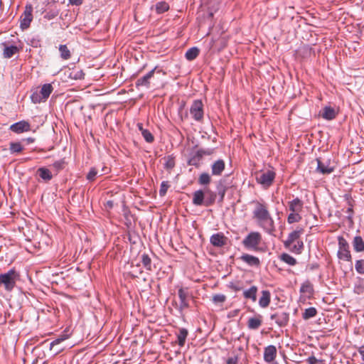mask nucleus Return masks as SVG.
Masks as SVG:
<instances>
[{
    "instance_id": "nucleus-58",
    "label": "nucleus",
    "mask_w": 364,
    "mask_h": 364,
    "mask_svg": "<svg viewBox=\"0 0 364 364\" xmlns=\"http://www.w3.org/2000/svg\"><path fill=\"white\" fill-rule=\"evenodd\" d=\"M52 92H53V86L50 84L47 83V86H46L47 98L49 97V95H50V93Z\"/></svg>"
},
{
    "instance_id": "nucleus-16",
    "label": "nucleus",
    "mask_w": 364,
    "mask_h": 364,
    "mask_svg": "<svg viewBox=\"0 0 364 364\" xmlns=\"http://www.w3.org/2000/svg\"><path fill=\"white\" fill-rule=\"evenodd\" d=\"M31 129L30 124L26 121H21L16 122L10 127V130L16 134H21L29 131Z\"/></svg>"
},
{
    "instance_id": "nucleus-60",
    "label": "nucleus",
    "mask_w": 364,
    "mask_h": 364,
    "mask_svg": "<svg viewBox=\"0 0 364 364\" xmlns=\"http://www.w3.org/2000/svg\"><path fill=\"white\" fill-rule=\"evenodd\" d=\"M358 352L361 355L362 360L364 362V346L359 347Z\"/></svg>"
},
{
    "instance_id": "nucleus-4",
    "label": "nucleus",
    "mask_w": 364,
    "mask_h": 364,
    "mask_svg": "<svg viewBox=\"0 0 364 364\" xmlns=\"http://www.w3.org/2000/svg\"><path fill=\"white\" fill-rule=\"evenodd\" d=\"M338 241L339 247L338 251V258L346 261H351L352 257L349 250V245L346 240L343 237L339 236L338 237Z\"/></svg>"
},
{
    "instance_id": "nucleus-38",
    "label": "nucleus",
    "mask_w": 364,
    "mask_h": 364,
    "mask_svg": "<svg viewBox=\"0 0 364 364\" xmlns=\"http://www.w3.org/2000/svg\"><path fill=\"white\" fill-rule=\"evenodd\" d=\"M63 340H65V338H57L50 343V350L53 351V355L58 354L62 350V348H57L56 349H54V348L55 346L60 344Z\"/></svg>"
},
{
    "instance_id": "nucleus-56",
    "label": "nucleus",
    "mask_w": 364,
    "mask_h": 364,
    "mask_svg": "<svg viewBox=\"0 0 364 364\" xmlns=\"http://www.w3.org/2000/svg\"><path fill=\"white\" fill-rule=\"evenodd\" d=\"M238 358L237 356L230 357L227 360V364H237Z\"/></svg>"
},
{
    "instance_id": "nucleus-5",
    "label": "nucleus",
    "mask_w": 364,
    "mask_h": 364,
    "mask_svg": "<svg viewBox=\"0 0 364 364\" xmlns=\"http://www.w3.org/2000/svg\"><path fill=\"white\" fill-rule=\"evenodd\" d=\"M178 296L180 300L179 304H176V309L178 311L182 314L183 310L189 307V299L191 297V294L189 293L187 288L183 287L178 290Z\"/></svg>"
},
{
    "instance_id": "nucleus-19",
    "label": "nucleus",
    "mask_w": 364,
    "mask_h": 364,
    "mask_svg": "<svg viewBox=\"0 0 364 364\" xmlns=\"http://www.w3.org/2000/svg\"><path fill=\"white\" fill-rule=\"evenodd\" d=\"M240 259L247 263L250 267H259L260 265L259 259L255 256L249 255V254H243L240 257Z\"/></svg>"
},
{
    "instance_id": "nucleus-40",
    "label": "nucleus",
    "mask_w": 364,
    "mask_h": 364,
    "mask_svg": "<svg viewBox=\"0 0 364 364\" xmlns=\"http://www.w3.org/2000/svg\"><path fill=\"white\" fill-rule=\"evenodd\" d=\"M314 291L313 285L311 284L310 282L306 281L304 282L300 288V292L301 293H307L309 294H312Z\"/></svg>"
},
{
    "instance_id": "nucleus-2",
    "label": "nucleus",
    "mask_w": 364,
    "mask_h": 364,
    "mask_svg": "<svg viewBox=\"0 0 364 364\" xmlns=\"http://www.w3.org/2000/svg\"><path fill=\"white\" fill-rule=\"evenodd\" d=\"M276 173L273 170L259 171L255 173V180L264 189L269 188L273 183Z\"/></svg>"
},
{
    "instance_id": "nucleus-43",
    "label": "nucleus",
    "mask_w": 364,
    "mask_h": 364,
    "mask_svg": "<svg viewBox=\"0 0 364 364\" xmlns=\"http://www.w3.org/2000/svg\"><path fill=\"white\" fill-rule=\"evenodd\" d=\"M47 318L50 321L52 326L58 323V318L54 309L47 310Z\"/></svg>"
},
{
    "instance_id": "nucleus-57",
    "label": "nucleus",
    "mask_w": 364,
    "mask_h": 364,
    "mask_svg": "<svg viewBox=\"0 0 364 364\" xmlns=\"http://www.w3.org/2000/svg\"><path fill=\"white\" fill-rule=\"evenodd\" d=\"M38 173L42 179L46 180V168H39Z\"/></svg>"
},
{
    "instance_id": "nucleus-64",
    "label": "nucleus",
    "mask_w": 364,
    "mask_h": 364,
    "mask_svg": "<svg viewBox=\"0 0 364 364\" xmlns=\"http://www.w3.org/2000/svg\"><path fill=\"white\" fill-rule=\"evenodd\" d=\"M184 106H185V105H184V104H183V105H182L180 107V108H179V112H180L181 110H182V109L184 108Z\"/></svg>"
},
{
    "instance_id": "nucleus-41",
    "label": "nucleus",
    "mask_w": 364,
    "mask_h": 364,
    "mask_svg": "<svg viewBox=\"0 0 364 364\" xmlns=\"http://www.w3.org/2000/svg\"><path fill=\"white\" fill-rule=\"evenodd\" d=\"M299 212H291L287 217V222L289 224L299 222L301 220V216Z\"/></svg>"
},
{
    "instance_id": "nucleus-39",
    "label": "nucleus",
    "mask_w": 364,
    "mask_h": 364,
    "mask_svg": "<svg viewBox=\"0 0 364 364\" xmlns=\"http://www.w3.org/2000/svg\"><path fill=\"white\" fill-rule=\"evenodd\" d=\"M18 50V48L15 46L5 47L4 50V55L5 58H10L16 54Z\"/></svg>"
},
{
    "instance_id": "nucleus-25",
    "label": "nucleus",
    "mask_w": 364,
    "mask_h": 364,
    "mask_svg": "<svg viewBox=\"0 0 364 364\" xmlns=\"http://www.w3.org/2000/svg\"><path fill=\"white\" fill-rule=\"evenodd\" d=\"M271 301V294L268 290L262 291V296L259 299V305L262 308H267Z\"/></svg>"
},
{
    "instance_id": "nucleus-18",
    "label": "nucleus",
    "mask_w": 364,
    "mask_h": 364,
    "mask_svg": "<svg viewBox=\"0 0 364 364\" xmlns=\"http://www.w3.org/2000/svg\"><path fill=\"white\" fill-rule=\"evenodd\" d=\"M31 98L34 103L40 102L43 99L46 98V84L42 85L40 90L38 88L34 90Z\"/></svg>"
},
{
    "instance_id": "nucleus-53",
    "label": "nucleus",
    "mask_w": 364,
    "mask_h": 364,
    "mask_svg": "<svg viewBox=\"0 0 364 364\" xmlns=\"http://www.w3.org/2000/svg\"><path fill=\"white\" fill-rule=\"evenodd\" d=\"M198 151L201 154L202 158L204 156H210V155H212L214 153V149H198Z\"/></svg>"
},
{
    "instance_id": "nucleus-20",
    "label": "nucleus",
    "mask_w": 364,
    "mask_h": 364,
    "mask_svg": "<svg viewBox=\"0 0 364 364\" xmlns=\"http://www.w3.org/2000/svg\"><path fill=\"white\" fill-rule=\"evenodd\" d=\"M262 323V316L257 314L255 317H251L248 319L247 327L250 330H257Z\"/></svg>"
},
{
    "instance_id": "nucleus-29",
    "label": "nucleus",
    "mask_w": 364,
    "mask_h": 364,
    "mask_svg": "<svg viewBox=\"0 0 364 364\" xmlns=\"http://www.w3.org/2000/svg\"><path fill=\"white\" fill-rule=\"evenodd\" d=\"M188 335V330L186 328H180L177 336V343L178 346L183 347L185 345L186 338Z\"/></svg>"
},
{
    "instance_id": "nucleus-52",
    "label": "nucleus",
    "mask_w": 364,
    "mask_h": 364,
    "mask_svg": "<svg viewBox=\"0 0 364 364\" xmlns=\"http://www.w3.org/2000/svg\"><path fill=\"white\" fill-rule=\"evenodd\" d=\"M70 75L72 77H73L74 79L78 80V79H82L84 77L85 74L81 70H73L70 73Z\"/></svg>"
},
{
    "instance_id": "nucleus-27",
    "label": "nucleus",
    "mask_w": 364,
    "mask_h": 364,
    "mask_svg": "<svg viewBox=\"0 0 364 364\" xmlns=\"http://www.w3.org/2000/svg\"><path fill=\"white\" fill-rule=\"evenodd\" d=\"M321 117L326 120H332L336 118V112L331 107H325L321 113Z\"/></svg>"
},
{
    "instance_id": "nucleus-11",
    "label": "nucleus",
    "mask_w": 364,
    "mask_h": 364,
    "mask_svg": "<svg viewBox=\"0 0 364 364\" xmlns=\"http://www.w3.org/2000/svg\"><path fill=\"white\" fill-rule=\"evenodd\" d=\"M156 70V67H155L154 69L150 70L148 73H146L143 77L137 79V80L135 82L136 87V88H139V87L149 88L150 84H151V79L154 77Z\"/></svg>"
},
{
    "instance_id": "nucleus-13",
    "label": "nucleus",
    "mask_w": 364,
    "mask_h": 364,
    "mask_svg": "<svg viewBox=\"0 0 364 364\" xmlns=\"http://www.w3.org/2000/svg\"><path fill=\"white\" fill-rule=\"evenodd\" d=\"M228 238L222 232L213 234L210 238V242L214 246L217 247H222L227 243Z\"/></svg>"
},
{
    "instance_id": "nucleus-12",
    "label": "nucleus",
    "mask_w": 364,
    "mask_h": 364,
    "mask_svg": "<svg viewBox=\"0 0 364 364\" xmlns=\"http://www.w3.org/2000/svg\"><path fill=\"white\" fill-rule=\"evenodd\" d=\"M304 233V229L301 228H297L296 230L290 232L287 237V239L284 241V246L289 247L291 243H294L300 240L301 235Z\"/></svg>"
},
{
    "instance_id": "nucleus-30",
    "label": "nucleus",
    "mask_w": 364,
    "mask_h": 364,
    "mask_svg": "<svg viewBox=\"0 0 364 364\" xmlns=\"http://www.w3.org/2000/svg\"><path fill=\"white\" fill-rule=\"evenodd\" d=\"M353 249L355 252L364 251V241L360 236H355L353 241Z\"/></svg>"
},
{
    "instance_id": "nucleus-34",
    "label": "nucleus",
    "mask_w": 364,
    "mask_h": 364,
    "mask_svg": "<svg viewBox=\"0 0 364 364\" xmlns=\"http://www.w3.org/2000/svg\"><path fill=\"white\" fill-rule=\"evenodd\" d=\"M280 259L290 266H294L297 264L296 259L287 253H282L280 255Z\"/></svg>"
},
{
    "instance_id": "nucleus-54",
    "label": "nucleus",
    "mask_w": 364,
    "mask_h": 364,
    "mask_svg": "<svg viewBox=\"0 0 364 364\" xmlns=\"http://www.w3.org/2000/svg\"><path fill=\"white\" fill-rule=\"evenodd\" d=\"M346 213L348 214L347 218L349 220L352 221L353 215V205L349 202V207L346 210Z\"/></svg>"
},
{
    "instance_id": "nucleus-63",
    "label": "nucleus",
    "mask_w": 364,
    "mask_h": 364,
    "mask_svg": "<svg viewBox=\"0 0 364 364\" xmlns=\"http://www.w3.org/2000/svg\"><path fill=\"white\" fill-rule=\"evenodd\" d=\"M114 205V203L112 200H108L107 202V207L109 208H112Z\"/></svg>"
},
{
    "instance_id": "nucleus-10",
    "label": "nucleus",
    "mask_w": 364,
    "mask_h": 364,
    "mask_svg": "<svg viewBox=\"0 0 364 364\" xmlns=\"http://www.w3.org/2000/svg\"><path fill=\"white\" fill-rule=\"evenodd\" d=\"M32 11V6L31 5H28L26 6L24 12L21 16L20 24L21 28L23 30H25L29 27L30 23L33 19Z\"/></svg>"
},
{
    "instance_id": "nucleus-22",
    "label": "nucleus",
    "mask_w": 364,
    "mask_h": 364,
    "mask_svg": "<svg viewBox=\"0 0 364 364\" xmlns=\"http://www.w3.org/2000/svg\"><path fill=\"white\" fill-rule=\"evenodd\" d=\"M216 190L218 192V195L219 196V202H223L228 190V186L226 185L225 180H220L218 181L216 184Z\"/></svg>"
},
{
    "instance_id": "nucleus-51",
    "label": "nucleus",
    "mask_w": 364,
    "mask_h": 364,
    "mask_svg": "<svg viewBox=\"0 0 364 364\" xmlns=\"http://www.w3.org/2000/svg\"><path fill=\"white\" fill-rule=\"evenodd\" d=\"M10 150L13 153H19L23 150V146L19 143L11 144Z\"/></svg>"
},
{
    "instance_id": "nucleus-55",
    "label": "nucleus",
    "mask_w": 364,
    "mask_h": 364,
    "mask_svg": "<svg viewBox=\"0 0 364 364\" xmlns=\"http://www.w3.org/2000/svg\"><path fill=\"white\" fill-rule=\"evenodd\" d=\"M318 359L316 357L312 355L307 358L306 363L307 364H316L318 363Z\"/></svg>"
},
{
    "instance_id": "nucleus-15",
    "label": "nucleus",
    "mask_w": 364,
    "mask_h": 364,
    "mask_svg": "<svg viewBox=\"0 0 364 364\" xmlns=\"http://www.w3.org/2000/svg\"><path fill=\"white\" fill-rule=\"evenodd\" d=\"M277 348L273 345H269L264 348V360L266 363H272L277 356Z\"/></svg>"
},
{
    "instance_id": "nucleus-26",
    "label": "nucleus",
    "mask_w": 364,
    "mask_h": 364,
    "mask_svg": "<svg viewBox=\"0 0 364 364\" xmlns=\"http://www.w3.org/2000/svg\"><path fill=\"white\" fill-rule=\"evenodd\" d=\"M201 154L198 150L194 154H193L191 157L188 160V164L190 166H193L195 167H198L200 164V161L202 160Z\"/></svg>"
},
{
    "instance_id": "nucleus-24",
    "label": "nucleus",
    "mask_w": 364,
    "mask_h": 364,
    "mask_svg": "<svg viewBox=\"0 0 364 364\" xmlns=\"http://www.w3.org/2000/svg\"><path fill=\"white\" fill-rule=\"evenodd\" d=\"M258 288L256 286H252L248 289L244 290L242 295L243 297L246 299H250L253 302L257 301V294Z\"/></svg>"
},
{
    "instance_id": "nucleus-62",
    "label": "nucleus",
    "mask_w": 364,
    "mask_h": 364,
    "mask_svg": "<svg viewBox=\"0 0 364 364\" xmlns=\"http://www.w3.org/2000/svg\"><path fill=\"white\" fill-rule=\"evenodd\" d=\"M137 127L139 129V130L140 131L141 134H142V130H146V129H144L143 127V124L141 123H138L137 124Z\"/></svg>"
},
{
    "instance_id": "nucleus-44",
    "label": "nucleus",
    "mask_w": 364,
    "mask_h": 364,
    "mask_svg": "<svg viewBox=\"0 0 364 364\" xmlns=\"http://www.w3.org/2000/svg\"><path fill=\"white\" fill-rule=\"evenodd\" d=\"M65 161L64 160L61 159L59 161H57L53 163V164L50 166V169H54V174H57V173L63 169L64 168Z\"/></svg>"
},
{
    "instance_id": "nucleus-14",
    "label": "nucleus",
    "mask_w": 364,
    "mask_h": 364,
    "mask_svg": "<svg viewBox=\"0 0 364 364\" xmlns=\"http://www.w3.org/2000/svg\"><path fill=\"white\" fill-rule=\"evenodd\" d=\"M205 188L203 190L199 189L193 193L192 203L193 205L197 206L204 205L205 207Z\"/></svg>"
},
{
    "instance_id": "nucleus-32",
    "label": "nucleus",
    "mask_w": 364,
    "mask_h": 364,
    "mask_svg": "<svg viewBox=\"0 0 364 364\" xmlns=\"http://www.w3.org/2000/svg\"><path fill=\"white\" fill-rule=\"evenodd\" d=\"M200 50L198 48L192 47L186 51L185 57L188 60H193L198 56Z\"/></svg>"
},
{
    "instance_id": "nucleus-6",
    "label": "nucleus",
    "mask_w": 364,
    "mask_h": 364,
    "mask_svg": "<svg viewBox=\"0 0 364 364\" xmlns=\"http://www.w3.org/2000/svg\"><path fill=\"white\" fill-rule=\"evenodd\" d=\"M190 113L192 117L197 122H201L203 119V104L200 100L193 101L190 107Z\"/></svg>"
},
{
    "instance_id": "nucleus-33",
    "label": "nucleus",
    "mask_w": 364,
    "mask_h": 364,
    "mask_svg": "<svg viewBox=\"0 0 364 364\" xmlns=\"http://www.w3.org/2000/svg\"><path fill=\"white\" fill-rule=\"evenodd\" d=\"M141 262L144 266V267L147 271H151L152 270V266H151V259L149 257V255L146 253H144L141 256Z\"/></svg>"
},
{
    "instance_id": "nucleus-31",
    "label": "nucleus",
    "mask_w": 364,
    "mask_h": 364,
    "mask_svg": "<svg viewBox=\"0 0 364 364\" xmlns=\"http://www.w3.org/2000/svg\"><path fill=\"white\" fill-rule=\"evenodd\" d=\"M211 182V176L209 173L206 172H203L200 174L198 178V183L200 186H203L205 187H208V186Z\"/></svg>"
},
{
    "instance_id": "nucleus-9",
    "label": "nucleus",
    "mask_w": 364,
    "mask_h": 364,
    "mask_svg": "<svg viewBox=\"0 0 364 364\" xmlns=\"http://www.w3.org/2000/svg\"><path fill=\"white\" fill-rule=\"evenodd\" d=\"M317 167L316 171L323 175H328L334 171V166H331V160L322 161L321 159H316Z\"/></svg>"
},
{
    "instance_id": "nucleus-3",
    "label": "nucleus",
    "mask_w": 364,
    "mask_h": 364,
    "mask_svg": "<svg viewBox=\"0 0 364 364\" xmlns=\"http://www.w3.org/2000/svg\"><path fill=\"white\" fill-rule=\"evenodd\" d=\"M262 241V235L259 232H251L243 240L242 244L247 249L257 250Z\"/></svg>"
},
{
    "instance_id": "nucleus-17",
    "label": "nucleus",
    "mask_w": 364,
    "mask_h": 364,
    "mask_svg": "<svg viewBox=\"0 0 364 364\" xmlns=\"http://www.w3.org/2000/svg\"><path fill=\"white\" fill-rule=\"evenodd\" d=\"M225 168V163L223 159L215 161L211 165V173L213 176H220Z\"/></svg>"
},
{
    "instance_id": "nucleus-35",
    "label": "nucleus",
    "mask_w": 364,
    "mask_h": 364,
    "mask_svg": "<svg viewBox=\"0 0 364 364\" xmlns=\"http://www.w3.org/2000/svg\"><path fill=\"white\" fill-rule=\"evenodd\" d=\"M59 52L61 58H63V60H68L71 57V52L70 49L68 48L67 45H60Z\"/></svg>"
},
{
    "instance_id": "nucleus-21",
    "label": "nucleus",
    "mask_w": 364,
    "mask_h": 364,
    "mask_svg": "<svg viewBox=\"0 0 364 364\" xmlns=\"http://www.w3.org/2000/svg\"><path fill=\"white\" fill-rule=\"evenodd\" d=\"M289 209L291 212L301 213L303 210L304 202L299 198H296L288 203Z\"/></svg>"
},
{
    "instance_id": "nucleus-45",
    "label": "nucleus",
    "mask_w": 364,
    "mask_h": 364,
    "mask_svg": "<svg viewBox=\"0 0 364 364\" xmlns=\"http://www.w3.org/2000/svg\"><path fill=\"white\" fill-rule=\"evenodd\" d=\"M355 268L358 274H364V259H358L355 262Z\"/></svg>"
},
{
    "instance_id": "nucleus-61",
    "label": "nucleus",
    "mask_w": 364,
    "mask_h": 364,
    "mask_svg": "<svg viewBox=\"0 0 364 364\" xmlns=\"http://www.w3.org/2000/svg\"><path fill=\"white\" fill-rule=\"evenodd\" d=\"M53 177V173L50 170L47 168V181L50 180Z\"/></svg>"
},
{
    "instance_id": "nucleus-50",
    "label": "nucleus",
    "mask_w": 364,
    "mask_h": 364,
    "mask_svg": "<svg viewBox=\"0 0 364 364\" xmlns=\"http://www.w3.org/2000/svg\"><path fill=\"white\" fill-rule=\"evenodd\" d=\"M97 174V169L95 167L91 168L90 171L87 174L86 178L90 181H93L95 179Z\"/></svg>"
},
{
    "instance_id": "nucleus-1",
    "label": "nucleus",
    "mask_w": 364,
    "mask_h": 364,
    "mask_svg": "<svg viewBox=\"0 0 364 364\" xmlns=\"http://www.w3.org/2000/svg\"><path fill=\"white\" fill-rule=\"evenodd\" d=\"M250 205L252 206V217L257 225L267 233L273 235L276 228L268 203L259 198L252 200Z\"/></svg>"
},
{
    "instance_id": "nucleus-59",
    "label": "nucleus",
    "mask_w": 364,
    "mask_h": 364,
    "mask_svg": "<svg viewBox=\"0 0 364 364\" xmlns=\"http://www.w3.org/2000/svg\"><path fill=\"white\" fill-rule=\"evenodd\" d=\"M82 1L83 0H69V2L70 4H71L72 5H76V6H78V5H80L82 4Z\"/></svg>"
},
{
    "instance_id": "nucleus-46",
    "label": "nucleus",
    "mask_w": 364,
    "mask_h": 364,
    "mask_svg": "<svg viewBox=\"0 0 364 364\" xmlns=\"http://www.w3.org/2000/svg\"><path fill=\"white\" fill-rule=\"evenodd\" d=\"M141 135L148 143H152L154 141L153 134L148 129L142 130Z\"/></svg>"
},
{
    "instance_id": "nucleus-23",
    "label": "nucleus",
    "mask_w": 364,
    "mask_h": 364,
    "mask_svg": "<svg viewBox=\"0 0 364 364\" xmlns=\"http://www.w3.org/2000/svg\"><path fill=\"white\" fill-rule=\"evenodd\" d=\"M205 207L211 206L215 202L217 193L211 191L208 187H205Z\"/></svg>"
},
{
    "instance_id": "nucleus-48",
    "label": "nucleus",
    "mask_w": 364,
    "mask_h": 364,
    "mask_svg": "<svg viewBox=\"0 0 364 364\" xmlns=\"http://www.w3.org/2000/svg\"><path fill=\"white\" fill-rule=\"evenodd\" d=\"M212 300L215 304H223L226 300V296L220 294H215L213 295Z\"/></svg>"
},
{
    "instance_id": "nucleus-28",
    "label": "nucleus",
    "mask_w": 364,
    "mask_h": 364,
    "mask_svg": "<svg viewBox=\"0 0 364 364\" xmlns=\"http://www.w3.org/2000/svg\"><path fill=\"white\" fill-rule=\"evenodd\" d=\"M285 248L294 254L300 255L304 250V242L303 241H298L294 243H291L290 246L285 247Z\"/></svg>"
},
{
    "instance_id": "nucleus-36",
    "label": "nucleus",
    "mask_w": 364,
    "mask_h": 364,
    "mask_svg": "<svg viewBox=\"0 0 364 364\" xmlns=\"http://www.w3.org/2000/svg\"><path fill=\"white\" fill-rule=\"evenodd\" d=\"M155 8L156 13L161 14L169 9V5L167 2L162 1L157 2L155 5Z\"/></svg>"
},
{
    "instance_id": "nucleus-7",
    "label": "nucleus",
    "mask_w": 364,
    "mask_h": 364,
    "mask_svg": "<svg viewBox=\"0 0 364 364\" xmlns=\"http://www.w3.org/2000/svg\"><path fill=\"white\" fill-rule=\"evenodd\" d=\"M15 277V272L13 270L0 274V284H3L7 291H11L16 284Z\"/></svg>"
},
{
    "instance_id": "nucleus-42",
    "label": "nucleus",
    "mask_w": 364,
    "mask_h": 364,
    "mask_svg": "<svg viewBox=\"0 0 364 364\" xmlns=\"http://www.w3.org/2000/svg\"><path fill=\"white\" fill-rule=\"evenodd\" d=\"M164 168L171 170L175 166V158L172 155H169L164 158Z\"/></svg>"
},
{
    "instance_id": "nucleus-49",
    "label": "nucleus",
    "mask_w": 364,
    "mask_h": 364,
    "mask_svg": "<svg viewBox=\"0 0 364 364\" xmlns=\"http://www.w3.org/2000/svg\"><path fill=\"white\" fill-rule=\"evenodd\" d=\"M170 187V185L168 184V181H163L161 184L160 189H159V195L161 196H164L168 188Z\"/></svg>"
},
{
    "instance_id": "nucleus-47",
    "label": "nucleus",
    "mask_w": 364,
    "mask_h": 364,
    "mask_svg": "<svg viewBox=\"0 0 364 364\" xmlns=\"http://www.w3.org/2000/svg\"><path fill=\"white\" fill-rule=\"evenodd\" d=\"M228 287L233 290L234 291H240L243 289V286L241 282H230L228 284Z\"/></svg>"
},
{
    "instance_id": "nucleus-37",
    "label": "nucleus",
    "mask_w": 364,
    "mask_h": 364,
    "mask_svg": "<svg viewBox=\"0 0 364 364\" xmlns=\"http://www.w3.org/2000/svg\"><path fill=\"white\" fill-rule=\"evenodd\" d=\"M317 314V310L315 307H310L308 309H306L304 312L302 314V318L304 320L310 319L314 316H316Z\"/></svg>"
},
{
    "instance_id": "nucleus-8",
    "label": "nucleus",
    "mask_w": 364,
    "mask_h": 364,
    "mask_svg": "<svg viewBox=\"0 0 364 364\" xmlns=\"http://www.w3.org/2000/svg\"><path fill=\"white\" fill-rule=\"evenodd\" d=\"M270 319L274 320L279 327H284L289 323V314L284 311H277L274 314H271Z\"/></svg>"
}]
</instances>
